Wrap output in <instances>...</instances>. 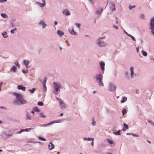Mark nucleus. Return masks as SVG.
Returning a JSON list of instances; mask_svg holds the SVG:
<instances>
[{
	"mask_svg": "<svg viewBox=\"0 0 154 154\" xmlns=\"http://www.w3.org/2000/svg\"><path fill=\"white\" fill-rule=\"evenodd\" d=\"M14 94L15 96L18 101L21 104H26L27 103V102L23 98L21 94L16 93H14Z\"/></svg>",
	"mask_w": 154,
	"mask_h": 154,
	"instance_id": "nucleus-1",
	"label": "nucleus"
},
{
	"mask_svg": "<svg viewBox=\"0 0 154 154\" xmlns=\"http://www.w3.org/2000/svg\"><path fill=\"white\" fill-rule=\"evenodd\" d=\"M96 43L98 46L101 47H105L107 45V44L104 42L102 38L97 39L96 40Z\"/></svg>",
	"mask_w": 154,
	"mask_h": 154,
	"instance_id": "nucleus-2",
	"label": "nucleus"
},
{
	"mask_svg": "<svg viewBox=\"0 0 154 154\" xmlns=\"http://www.w3.org/2000/svg\"><path fill=\"white\" fill-rule=\"evenodd\" d=\"M53 84L54 86L55 90L54 92L55 94H58V92L60 91V88L61 87V86L60 84L54 82Z\"/></svg>",
	"mask_w": 154,
	"mask_h": 154,
	"instance_id": "nucleus-3",
	"label": "nucleus"
},
{
	"mask_svg": "<svg viewBox=\"0 0 154 154\" xmlns=\"http://www.w3.org/2000/svg\"><path fill=\"white\" fill-rule=\"evenodd\" d=\"M103 76L102 75L99 74L96 76V79L97 81H98V83L101 86H103L104 84L102 82Z\"/></svg>",
	"mask_w": 154,
	"mask_h": 154,
	"instance_id": "nucleus-4",
	"label": "nucleus"
},
{
	"mask_svg": "<svg viewBox=\"0 0 154 154\" xmlns=\"http://www.w3.org/2000/svg\"><path fill=\"white\" fill-rule=\"evenodd\" d=\"M150 26L152 33L154 35V17L151 19Z\"/></svg>",
	"mask_w": 154,
	"mask_h": 154,
	"instance_id": "nucleus-5",
	"label": "nucleus"
},
{
	"mask_svg": "<svg viewBox=\"0 0 154 154\" xmlns=\"http://www.w3.org/2000/svg\"><path fill=\"white\" fill-rule=\"evenodd\" d=\"M38 24L40 26H42L43 29H44L47 26V25L45 23L44 21L42 20L40 21L38 23Z\"/></svg>",
	"mask_w": 154,
	"mask_h": 154,
	"instance_id": "nucleus-6",
	"label": "nucleus"
},
{
	"mask_svg": "<svg viewBox=\"0 0 154 154\" xmlns=\"http://www.w3.org/2000/svg\"><path fill=\"white\" fill-rule=\"evenodd\" d=\"M109 87L110 88L109 90L111 91H114L116 88V87L115 85H113L111 83H110L109 84Z\"/></svg>",
	"mask_w": 154,
	"mask_h": 154,
	"instance_id": "nucleus-7",
	"label": "nucleus"
},
{
	"mask_svg": "<svg viewBox=\"0 0 154 154\" xmlns=\"http://www.w3.org/2000/svg\"><path fill=\"white\" fill-rule=\"evenodd\" d=\"M42 1L43 2L42 3H41L39 2L36 1L35 3L36 4L38 5L39 6L43 8L46 5V3L45 0H42Z\"/></svg>",
	"mask_w": 154,
	"mask_h": 154,
	"instance_id": "nucleus-8",
	"label": "nucleus"
},
{
	"mask_svg": "<svg viewBox=\"0 0 154 154\" xmlns=\"http://www.w3.org/2000/svg\"><path fill=\"white\" fill-rule=\"evenodd\" d=\"M109 8L111 9L112 11H114L116 10L115 7V5L113 2H110L109 3Z\"/></svg>",
	"mask_w": 154,
	"mask_h": 154,
	"instance_id": "nucleus-9",
	"label": "nucleus"
},
{
	"mask_svg": "<svg viewBox=\"0 0 154 154\" xmlns=\"http://www.w3.org/2000/svg\"><path fill=\"white\" fill-rule=\"evenodd\" d=\"M62 13L64 15L66 16H69L70 15V13L67 9L63 10L62 11Z\"/></svg>",
	"mask_w": 154,
	"mask_h": 154,
	"instance_id": "nucleus-10",
	"label": "nucleus"
},
{
	"mask_svg": "<svg viewBox=\"0 0 154 154\" xmlns=\"http://www.w3.org/2000/svg\"><path fill=\"white\" fill-rule=\"evenodd\" d=\"M103 11V9L102 8H98L96 10V13L99 16L101 14Z\"/></svg>",
	"mask_w": 154,
	"mask_h": 154,
	"instance_id": "nucleus-11",
	"label": "nucleus"
},
{
	"mask_svg": "<svg viewBox=\"0 0 154 154\" xmlns=\"http://www.w3.org/2000/svg\"><path fill=\"white\" fill-rule=\"evenodd\" d=\"M58 100L60 103V106L61 108L63 109L65 108V105L63 101L61 99H59Z\"/></svg>",
	"mask_w": 154,
	"mask_h": 154,
	"instance_id": "nucleus-12",
	"label": "nucleus"
},
{
	"mask_svg": "<svg viewBox=\"0 0 154 154\" xmlns=\"http://www.w3.org/2000/svg\"><path fill=\"white\" fill-rule=\"evenodd\" d=\"M69 31L72 35H75L76 34V33L74 31V29L73 27H72L69 29Z\"/></svg>",
	"mask_w": 154,
	"mask_h": 154,
	"instance_id": "nucleus-13",
	"label": "nucleus"
},
{
	"mask_svg": "<svg viewBox=\"0 0 154 154\" xmlns=\"http://www.w3.org/2000/svg\"><path fill=\"white\" fill-rule=\"evenodd\" d=\"M100 66H101V69L104 71V66H105V63L104 61H101L100 63Z\"/></svg>",
	"mask_w": 154,
	"mask_h": 154,
	"instance_id": "nucleus-14",
	"label": "nucleus"
},
{
	"mask_svg": "<svg viewBox=\"0 0 154 154\" xmlns=\"http://www.w3.org/2000/svg\"><path fill=\"white\" fill-rule=\"evenodd\" d=\"M54 146L52 143L51 142H50L49 144L48 145V148L50 150H51L54 149Z\"/></svg>",
	"mask_w": 154,
	"mask_h": 154,
	"instance_id": "nucleus-15",
	"label": "nucleus"
},
{
	"mask_svg": "<svg viewBox=\"0 0 154 154\" xmlns=\"http://www.w3.org/2000/svg\"><path fill=\"white\" fill-rule=\"evenodd\" d=\"M17 88L19 90H22L23 91H25L26 89V87L23 86L22 85H19L17 86Z\"/></svg>",
	"mask_w": 154,
	"mask_h": 154,
	"instance_id": "nucleus-16",
	"label": "nucleus"
},
{
	"mask_svg": "<svg viewBox=\"0 0 154 154\" xmlns=\"http://www.w3.org/2000/svg\"><path fill=\"white\" fill-rule=\"evenodd\" d=\"M130 70L131 72V77L132 78L133 77V75L134 74V68L132 66L131 67Z\"/></svg>",
	"mask_w": 154,
	"mask_h": 154,
	"instance_id": "nucleus-17",
	"label": "nucleus"
},
{
	"mask_svg": "<svg viewBox=\"0 0 154 154\" xmlns=\"http://www.w3.org/2000/svg\"><path fill=\"white\" fill-rule=\"evenodd\" d=\"M57 34L60 36H62L64 35V32L61 31L60 30H58L57 32Z\"/></svg>",
	"mask_w": 154,
	"mask_h": 154,
	"instance_id": "nucleus-18",
	"label": "nucleus"
},
{
	"mask_svg": "<svg viewBox=\"0 0 154 154\" xmlns=\"http://www.w3.org/2000/svg\"><path fill=\"white\" fill-rule=\"evenodd\" d=\"M23 63L24 64L26 65V67H28L29 63V61L28 60H23Z\"/></svg>",
	"mask_w": 154,
	"mask_h": 154,
	"instance_id": "nucleus-19",
	"label": "nucleus"
},
{
	"mask_svg": "<svg viewBox=\"0 0 154 154\" xmlns=\"http://www.w3.org/2000/svg\"><path fill=\"white\" fill-rule=\"evenodd\" d=\"M2 35L3 36V37L4 38H6L8 37V35L7 34V33L6 32V31H5L4 33H2Z\"/></svg>",
	"mask_w": 154,
	"mask_h": 154,
	"instance_id": "nucleus-20",
	"label": "nucleus"
},
{
	"mask_svg": "<svg viewBox=\"0 0 154 154\" xmlns=\"http://www.w3.org/2000/svg\"><path fill=\"white\" fill-rule=\"evenodd\" d=\"M46 79L44 81V83H43V87L44 88V90L45 91H46L47 90V88L46 86Z\"/></svg>",
	"mask_w": 154,
	"mask_h": 154,
	"instance_id": "nucleus-21",
	"label": "nucleus"
},
{
	"mask_svg": "<svg viewBox=\"0 0 154 154\" xmlns=\"http://www.w3.org/2000/svg\"><path fill=\"white\" fill-rule=\"evenodd\" d=\"M128 126L125 123H124V127L122 129V130L124 131H125V129H128Z\"/></svg>",
	"mask_w": 154,
	"mask_h": 154,
	"instance_id": "nucleus-22",
	"label": "nucleus"
},
{
	"mask_svg": "<svg viewBox=\"0 0 154 154\" xmlns=\"http://www.w3.org/2000/svg\"><path fill=\"white\" fill-rule=\"evenodd\" d=\"M59 122H57V121H53L51 122H50L48 124H47L46 125V126H47V125H51V124H54V123H55Z\"/></svg>",
	"mask_w": 154,
	"mask_h": 154,
	"instance_id": "nucleus-23",
	"label": "nucleus"
},
{
	"mask_svg": "<svg viewBox=\"0 0 154 154\" xmlns=\"http://www.w3.org/2000/svg\"><path fill=\"white\" fill-rule=\"evenodd\" d=\"M1 15V16L4 18H7L8 17V16L5 13H2Z\"/></svg>",
	"mask_w": 154,
	"mask_h": 154,
	"instance_id": "nucleus-24",
	"label": "nucleus"
},
{
	"mask_svg": "<svg viewBox=\"0 0 154 154\" xmlns=\"http://www.w3.org/2000/svg\"><path fill=\"white\" fill-rule=\"evenodd\" d=\"M127 100V97H123V100L121 101V103H124L125 101H126Z\"/></svg>",
	"mask_w": 154,
	"mask_h": 154,
	"instance_id": "nucleus-25",
	"label": "nucleus"
},
{
	"mask_svg": "<svg viewBox=\"0 0 154 154\" xmlns=\"http://www.w3.org/2000/svg\"><path fill=\"white\" fill-rule=\"evenodd\" d=\"M11 69L13 72H15L16 71V70H17V68L15 66H14L11 68Z\"/></svg>",
	"mask_w": 154,
	"mask_h": 154,
	"instance_id": "nucleus-26",
	"label": "nucleus"
},
{
	"mask_svg": "<svg viewBox=\"0 0 154 154\" xmlns=\"http://www.w3.org/2000/svg\"><path fill=\"white\" fill-rule=\"evenodd\" d=\"M26 119H27V120H28V119L31 120V119L30 117L29 116V114L28 113H27L26 114Z\"/></svg>",
	"mask_w": 154,
	"mask_h": 154,
	"instance_id": "nucleus-27",
	"label": "nucleus"
},
{
	"mask_svg": "<svg viewBox=\"0 0 154 154\" xmlns=\"http://www.w3.org/2000/svg\"><path fill=\"white\" fill-rule=\"evenodd\" d=\"M35 90V88H33L32 89H29V91L31 94H32L34 92Z\"/></svg>",
	"mask_w": 154,
	"mask_h": 154,
	"instance_id": "nucleus-28",
	"label": "nucleus"
},
{
	"mask_svg": "<svg viewBox=\"0 0 154 154\" xmlns=\"http://www.w3.org/2000/svg\"><path fill=\"white\" fill-rule=\"evenodd\" d=\"M33 110L34 111H37V112H39V109H38V107H34L33 108Z\"/></svg>",
	"mask_w": 154,
	"mask_h": 154,
	"instance_id": "nucleus-29",
	"label": "nucleus"
},
{
	"mask_svg": "<svg viewBox=\"0 0 154 154\" xmlns=\"http://www.w3.org/2000/svg\"><path fill=\"white\" fill-rule=\"evenodd\" d=\"M142 54L145 57L147 55V53L146 52L144 51H141Z\"/></svg>",
	"mask_w": 154,
	"mask_h": 154,
	"instance_id": "nucleus-30",
	"label": "nucleus"
},
{
	"mask_svg": "<svg viewBox=\"0 0 154 154\" xmlns=\"http://www.w3.org/2000/svg\"><path fill=\"white\" fill-rule=\"evenodd\" d=\"M128 36L130 37L132 40L134 41H136V39L133 36H132V35H131L130 34H129L128 35Z\"/></svg>",
	"mask_w": 154,
	"mask_h": 154,
	"instance_id": "nucleus-31",
	"label": "nucleus"
},
{
	"mask_svg": "<svg viewBox=\"0 0 154 154\" xmlns=\"http://www.w3.org/2000/svg\"><path fill=\"white\" fill-rule=\"evenodd\" d=\"M120 130H118L117 131L114 132V133L116 135H119L120 134Z\"/></svg>",
	"mask_w": 154,
	"mask_h": 154,
	"instance_id": "nucleus-32",
	"label": "nucleus"
},
{
	"mask_svg": "<svg viewBox=\"0 0 154 154\" xmlns=\"http://www.w3.org/2000/svg\"><path fill=\"white\" fill-rule=\"evenodd\" d=\"M107 141L110 144H112L113 143V141L110 139H108Z\"/></svg>",
	"mask_w": 154,
	"mask_h": 154,
	"instance_id": "nucleus-33",
	"label": "nucleus"
},
{
	"mask_svg": "<svg viewBox=\"0 0 154 154\" xmlns=\"http://www.w3.org/2000/svg\"><path fill=\"white\" fill-rule=\"evenodd\" d=\"M136 7L135 5H129V8L130 10H131L132 9L135 8Z\"/></svg>",
	"mask_w": 154,
	"mask_h": 154,
	"instance_id": "nucleus-34",
	"label": "nucleus"
},
{
	"mask_svg": "<svg viewBox=\"0 0 154 154\" xmlns=\"http://www.w3.org/2000/svg\"><path fill=\"white\" fill-rule=\"evenodd\" d=\"M17 30V29L16 28H15L11 30V32L12 34H14V32L15 31H16Z\"/></svg>",
	"mask_w": 154,
	"mask_h": 154,
	"instance_id": "nucleus-35",
	"label": "nucleus"
},
{
	"mask_svg": "<svg viewBox=\"0 0 154 154\" xmlns=\"http://www.w3.org/2000/svg\"><path fill=\"white\" fill-rule=\"evenodd\" d=\"M85 139L86 140H92V141H93L94 140V138H85Z\"/></svg>",
	"mask_w": 154,
	"mask_h": 154,
	"instance_id": "nucleus-36",
	"label": "nucleus"
},
{
	"mask_svg": "<svg viewBox=\"0 0 154 154\" xmlns=\"http://www.w3.org/2000/svg\"><path fill=\"white\" fill-rule=\"evenodd\" d=\"M40 115L42 118H45L46 117L43 113H40Z\"/></svg>",
	"mask_w": 154,
	"mask_h": 154,
	"instance_id": "nucleus-37",
	"label": "nucleus"
},
{
	"mask_svg": "<svg viewBox=\"0 0 154 154\" xmlns=\"http://www.w3.org/2000/svg\"><path fill=\"white\" fill-rule=\"evenodd\" d=\"M43 103L42 102H38V105L40 106H43Z\"/></svg>",
	"mask_w": 154,
	"mask_h": 154,
	"instance_id": "nucleus-38",
	"label": "nucleus"
},
{
	"mask_svg": "<svg viewBox=\"0 0 154 154\" xmlns=\"http://www.w3.org/2000/svg\"><path fill=\"white\" fill-rule=\"evenodd\" d=\"M75 25L78 28H79L81 26V24L80 23H75Z\"/></svg>",
	"mask_w": 154,
	"mask_h": 154,
	"instance_id": "nucleus-39",
	"label": "nucleus"
},
{
	"mask_svg": "<svg viewBox=\"0 0 154 154\" xmlns=\"http://www.w3.org/2000/svg\"><path fill=\"white\" fill-rule=\"evenodd\" d=\"M126 112V110L125 109H124L122 111V113L123 115H124L125 114Z\"/></svg>",
	"mask_w": 154,
	"mask_h": 154,
	"instance_id": "nucleus-40",
	"label": "nucleus"
},
{
	"mask_svg": "<svg viewBox=\"0 0 154 154\" xmlns=\"http://www.w3.org/2000/svg\"><path fill=\"white\" fill-rule=\"evenodd\" d=\"M140 17L141 19H144L145 16L143 14H141L140 15Z\"/></svg>",
	"mask_w": 154,
	"mask_h": 154,
	"instance_id": "nucleus-41",
	"label": "nucleus"
},
{
	"mask_svg": "<svg viewBox=\"0 0 154 154\" xmlns=\"http://www.w3.org/2000/svg\"><path fill=\"white\" fill-rule=\"evenodd\" d=\"M32 129V128H26L25 129H23V131H30V130Z\"/></svg>",
	"mask_w": 154,
	"mask_h": 154,
	"instance_id": "nucleus-42",
	"label": "nucleus"
},
{
	"mask_svg": "<svg viewBox=\"0 0 154 154\" xmlns=\"http://www.w3.org/2000/svg\"><path fill=\"white\" fill-rule=\"evenodd\" d=\"M39 140H43V141H45L46 139L45 138H44L43 137H39Z\"/></svg>",
	"mask_w": 154,
	"mask_h": 154,
	"instance_id": "nucleus-43",
	"label": "nucleus"
},
{
	"mask_svg": "<svg viewBox=\"0 0 154 154\" xmlns=\"http://www.w3.org/2000/svg\"><path fill=\"white\" fill-rule=\"evenodd\" d=\"M92 121H93V122H92V124L93 125H94L96 122L94 121V117H93V118Z\"/></svg>",
	"mask_w": 154,
	"mask_h": 154,
	"instance_id": "nucleus-44",
	"label": "nucleus"
},
{
	"mask_svg": "<svg viewBox=\"0 0 154 154\" xmlns=\"http://www.w3.org/2000/svg\"><path fill=\"white\" fill-rule=\"evenodd\" d=\"M28 70H22V72L24 73H27L28 72Z\"/></svg>",
	"mask_w": 154,
	"mask_h": 154,
	"instance_id": "nucleus-45",
	"label": "nucleus"
},
{
	"mask_svg": "<svg viewBox=\"0 0 154 154\" xmlns=\"http://www.w3.org/2000/svg\"><path fill=\"white\" fill-rule=\"evenodd\" d=\"M113 27L115 28L116 29H118V27L117 26H116L114 24H113Z\"/></svg>",
	"mask_w": 154,
	"mask_h": 154,
	"instance_id": "nucleus-46",
	"label": "nucleus"
},
{
	"mask_svg": "<svg viewBox=\"0 0 154 154\" xmlns=\"http://www.w3.org/2000/svg\"><path fill=\"white\" fill-rule=\"evenodd\" d=\"M7 0H0V2L3 3L4 2H6Z\"/></svg>",
	"mask_w": 154,
	"mask_h": 154,
	"instance_id": "nucleus-47",
	"label": "nucleus"
},
{
	"mask_svg": "<svg viewBox=\"0 0 154 154\" xmlns=\"http://www.w3.org/2000/svg\"><path fill=\"white\" fill-rule=\"evenodd\" d=\"M15 63L17 66H18H18H20V65H19L18 62H16Z\"/></svg>",
	"mask_w": 154,
	"mask_h": 154,
	"instance_id": "nucleus-48",
	"label": "nucleus"
},
{
	"mask_svg": "<svg viewBox=\"0 0 154 154\" xmlns=\"http://www.w3.org/2000/svg\"><path fill=\"white\" fill-rule=\"evenodd\" d=\"M3 83H2V82H1L0 83V91L1 90V86H2V85Z\"/></svg>",
	"mask_w": 154,
	"mask_h": 154,
	"instance_id": "nucleus-49",
	"label": "nucleus"
},
{
	"mask_svg": "<svg viewBox=\"0 0 154 154\" xmlns=\"http://www.w3.org/2000/svg\"><path fill=\"white\" fill-rule=\"evenodd\" d=\"M124 32H125V33L128 36V35H129L130 34H128V33L125 30H124Z\"/></svg>",
	"mask_w": 154,
	"mask_h": 154,
	"instance_id": "nucleus-50",
	"label": "nucleus"
},
{
	"mask_svg": "<svg viewBox=\"0 0 154 154\" xmlns=\"http://www.w3.org/2000/svg\"><path fill=\"white\" fill-rule=\"evenodd\" d=\"M23 129H22L20 131H19V132H18V133H21L23 131Z\"/></svg>",
	"mask_w": 154,
	"mask_h": 154,
	"instance_id": "nucleus-51",
	"label": "nucleus"
},
{
	"mask_svg": "<svg viewBox=\"0 0 154 154\" xmlns=\"http://www.w3.org/2000/svg\"><path fill=\"white\" fill-rule=\"evenodd\" d=\"M136 50L137 52L138 53L139 51V48L137 47L136 48Z\"/></svg>",
	"mask_w": 154,
	"mask_h": 154,
	"instance_id": "nucleus-52",
	"label": "nucleus"
},
{
	"mask_svg": "<svg viewBox=\"0 0 154 154\" xmlns=\"http://www.w3.org/2000/svg\"><path fill=\"white\" fill-rule=\"evenodd\" d=\"M94 144V143L93 142V141H92V142L91 143V145L92 146H93Z\"/></svg>",
	"mask_w": 154,
	"mask_h": 154,
	"instance_id": "nucleus-53",
	"label": "nucleus"
},
{
	"mask_svg": "<svg viewBox=\"0 0 154 154\" xmlns=\"http://www.w3.org/2000/svg\"><path fill=\"white\" fill-rule=\"evenodd\" d=\"M54 24L55 25H57V22L56 21H55L54 22Z\"/></svg>",
	"mask_w": 154,
	"mask_h": 154,
	"instance_id": "nucleus-54",
	"label": "nucleus"
},
{
	"mask_svg": "<svg viewBox=\"0 0 154 154\" xmlns=\"http://www.w3.org/2000/svg\"><path fill=\"white\" fill-rule=\"evenodd\" d=\"M132 135H133L134 136H138V135H136V134H132Z\"/></svg>",
	"mask_w": 154,
	"mask_h": 154,
	"instance_id": "nucleus-55",
	"label": "nucleus"
},
{
	"mask_svg": "<svg viewBox=\"0 0 154 154\" xmlns=\"http://www.w3.org/2000/svg\"><path fill=\"white\" fill-rule=\"evenodd\" d=\"M89 1V2L91 3H93V1L92 0H88Z\"/></svg>",
	"mask_w": 154,
	"mask_h": 154,
	"instance_id": "nucleus-56",
	"label": "nucleus"
},
{
	"mask_svg": "<svg viewBox=\"0 0 154 154\" xmlns=\"http://www.w3.org/2000/svg\"><path fill=\"white\" fill-rule=\"evenodd\" d=\"M60 116H62L63 115V113H61L60 115Z\"/></svg>",
	"mask_w": 154,
	"mask_h": 154,
	"instance_id": "nucleus-57",
	"label": "nucleus"
},
{
	"mask_svg": "<svg viewBox=\"0 0 154 154\" xmlns=\"http://www.w3.org/2000/svg\"><path fill=\"white\" fill-rule=\"evenodd\" d=\"M60 50H62V48L61 47H60Z\"/></svg>",
	"mask_w": 154,
	"mask_h": 154,
	"instance_id": "nucleus-58",
	"label": "nucleus"
},
{
	"mask_svg": "<svg viewBox=\"0 0 154 154\" xmlns=\"http://www.w3.org/2000/svg\"><path fill=\"white\" fill-rule=\"evenodd\" d=\"M95 92H96V91H93V93L94 94Z\"/></svg>",
	"mask_w": 154,
	"mask_h": 154,
	"instance_id": "nucleus-59",
	"label": "nucleus"
},
{
	"mask_svg": "<svg viewBox=\"0 0 154 154\" xmlns=\"http://www.w3.org/2000/svg\"><path fill=\"white\" fill-rule=\"evenodd\" d=\"M147 141L149 142V143H150V142L148 140H147Z\"/></svg>",
	"mask_w": 154,
	"mask_h": 154,
	"instance_id": "nucleus-60",
	"label": "nucleus"
},
{
	"mask_svg": "<svg viewBox=\"0 0 154 154\" xmlns=\"http://www.w3.org/2000/svg\"><path fill=\"white\" fill-rule=\"evenodd\" d=\"M116 23H118V21L117 20H116Z\"/></svg>",
	"mask_w": 154,
	"mask_h": 154,
	"instance_id": "nucleus-61",
	"label": "nucleus"
},
{
	"mask_svg": "<svg viewBox=\"0 0 154 154\" xmlns=\"http://www.w3.org/2000/svg\"><path fill=\"white\" fill-rule=\"evenodd\" d=\"M31 112L32 113H34V111H32Z\"/></svg>",
	"mask_w": 154,
	"mask_h": 154,
	"instance_id": "nucleus-62",
	"label": "nucleus"
},
{
	"mask_svg": "<svg viewBox=\"0 0 154 154\" xmlns=\"http://www.w3.org/2000/svg\"><path fill=\"white\" fill-rule=\"evenodd\" d=\"M59 153H60L59 152H57V154H59Z\"/></svg>",
	"mask_w": 154,
	"mask_h": 154,
	"instance_id": "nucleus-63",
	"label": "nucleus"
},
{
	"mask_svg": "<svg viewBox=\"0 0 154 154\" xmlns=\"http://www.w3.org/2000/svg\"><path fill=\"white\" fill-rule=\"evenodd\" d=\"M2 123V122L1 121H0V124L1 123Z\"/></svg>",
	"mask_w": 154,
	"mask_h": 154,
	"instance_id": "nucleus-64",
	"label": "nucleus"
}]
</instances>
